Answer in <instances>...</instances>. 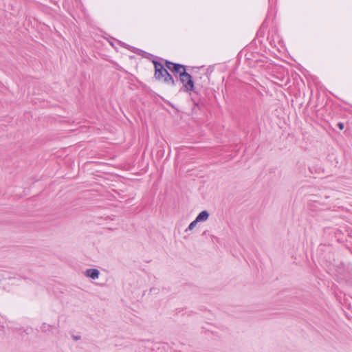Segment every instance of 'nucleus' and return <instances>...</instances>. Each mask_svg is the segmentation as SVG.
Returning a JSON list of instances; mask_svg holds the SVG:
<instances>
[{"label": "nucleus", "instance_id": "f257e3e1", "mask_svg": "<svg viewBox=\"0 0 352 352\" xmlns=\"http://www.w3.org/2000/svg\"><path fill=\"white\" fill-rule=\"evenodd\" d=\"M153 63L155 67V77L156 79L163 81L172 86L175 85V80L172 76L168 72L167 69H165L163 65L156 60H153Z\"/></svg>", "mask_w": 352, "mask_h": 352}, {"label": "nucleus", "instance_id": "f03ea898", "mask_svg": "<svg viewBox=\"0 0 352 352\" xmlns=\"http://www.w3.org/2000/svg\"><path fill=\"white\" fill-rule=\"evenodd\" d=\"M179 79L183 84L185 91L190 92L194 89V82L192 76L186 71L182 70L180 73Z\"/></svg>", "mask_w": 352, "mask_h": 352}, {"label": "nucleus", "instance_id": "7ed1b4c3", "mask_svg": "<svg viewBox=\"0 0 352 352\" xmlns=\"http://www.w3.org/2000/svg\"><path fill=\"white\" fill-rule=\"evenodd\" d=\"M166 66L172 72L179 74V76L182 70L186 71V67L184 65L178 63H173L168 60L166 61Z\"/></svg>", "mask_w": 352, "mask_h": 352}, {"label": "nucleus", "instance_id": "20e7f679", "mask_svg": "<svg viewBox=\"0 0 352 352\" xmlns=\"http://www.w3.org/2000/svg\"><path fill=\"white\" fill-rule=\"evenodd\" d=\"M100 272L97 269H88L85 272V275L92 279H97L99 276Z\"/></svg>", "mask_w": 352, "mask_h": 352}, {"label": "nucleus", "instance_id": "39448f33", "mask_svg": "<svg viewBox=\"0 0 352 352\" xmlns=\"http://www.w3.org/2000/svg\"><path fill=\"white\" fill-rule=\"evenodd\" d=\"M209 217V213L206 210L201 211L196 217L195 220L197 222L206 221Z\"/></svg>", "mask_w": 352, "mask_h": 352}, {"label": "nucleus", "instance_id": "423d86ee", "mask_svg": "<svg viewBox=\"0 0 352 352\" xmlns=\"http://www.w3.org/2000/svg\"><path fill=\"white\" fill-rule=\"evenodd\" d=\"M9 278L8 274L0 272V286L2 285V281Z\"/></svg>", "mask_w": 352, "mask_h": 352}, {"label": "nucleus", "instance_id": "0eeeda50", "mask_svg": "<svg viewBox=\"0 0 352 352\" xmlns=\"http://www.w3.org/2000/svg\"><path fill=\"white\" fill-rule=\"evenodd\" d=\"M51 327L50 325L46 324V323H43L42 324V326L41 327V330L43 332H47L48 331H50Z\"/></svg>", "mask_w": 352, "mask_h": 352}, {"label": "nucleus", "instance_id": "6e6552de", "mask_svg": "<svg viewBox=\"0 0 352 352\" xmlns=\"http://www.w3.org/2000/svg\"><path fill=\"white\" fill-rule=\"evenodd\" d=\"M197 221L196 220H194L193 221H192L188 228L186 230V232L188 231V230H193V228L196 226V225L197 224Z\"/></svg>", "mask_w": 352, "mask_h": 352}, {"label": "nucleus", "instance_id": "1a4fd4ad", "mask_svg": "<svg viewBox=\"0 0 352 352\" xmlns=\"http://www.w3.org/2000/svg\"><path fill=\"white\" fill-rule=\"evenodd\" d=\"M338 126L339 127L340 129L342 130L344 129V124L343 123H338Z\"/></svg>", "mask_w": 352, "mask_h": 352}, {"label": "nucleus", "instance_id": "9d476101", "mask_svg": "<svg viewBox=\"0 0 352 352\" xmlns=\"http://www.w3.org/2000/svg\"><path fill=\"white\" fill-rule=\"evenodd\" d=\"M74 340H79L80 339V337L79 336H75L74 337Z\"/></svg>", "mask_w": 352, "mask_h": 352}]
</instances>
